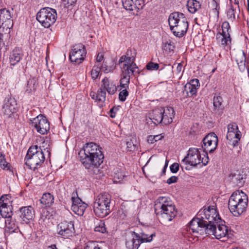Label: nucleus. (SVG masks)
Here are the masks:
<instances>
[{
    "label": "nucleus",
    "instance_id": "obj_20",
    "mask_svg": "<svg viewBox=\"0 0 249 249\" xmlns=\"http://www.w3.org/2000/svg\"><path fill=\"white\" fill-rule=\"evenodd\" d=\"M140 245L138 233L129 231L125 233V245L128 249H138Z\"/></svg>",
    "mask_w": 249,
    "mask_h": 249
},
{
    "label": "nucleus",
    "instance_id": "obj_1",
    "mask_svg": "<svg viewBox=\"0 0 249 249\" xmlns=\"http://www.w3.org/2000/svg\"><path fill=\"white\" fill-rule=\"evenodd\" d=\"M79 158L85 168L99 171L98 167L103 162L104 156L102 148L94 142L86 143L79 152Z\"/></svg>",
    "mask_w": 249,
    "mask_h": 249
},
{
    "label": "nucleus",
    "instance_id": "obj_52",
    "mask_svg": "<svg viewBox=\"0 0 249 249\" xmlns=\"http://www.w3.org/2000/svg\"><path fill=\"white\" fill-rule=\"evenodd\" d=\"M136 147V145L134 144L133 141L132 140H131L130 141H128L126 142V148L127 151H134Z\"/></svg>",
    "mask_w": 249,
    "mask_h": 249
},
{
    "label": "nucleus",
    "instance_id": "obj_61",
    "mask_svg": "<svg viewBox=\"0 0 249 249\" xmlns=\"http://www.w3.org/2000/svg\"><path fill=\"white\" fill-rule=\"evenodd\" d=\"M96 93L94 92H91L90 93V96L91 97V98L93 99H96Z\"/></svg>",
    "mask_w": 249,
    "mask_h": 249
},
{
    "label": "nucleus",
    "instance_id": "obj_41",
    "mask_svg": "<svg viewBox=\"0 0 249 249\" xmlns=\"http://www.w3.org/2000/svg\"><path fill=\"white\" fill-rule=\"evenodd\" d=\"M51 144L50 140L46 138V139L42 142L41 145L38 146V147L40 148L42 151L46 152L50 154V147Z\"/></svg>",
    "mask_w": 249,
    "mask_h": 249
},
{
    "label": "nucleus",
    "instance_id": "obj_38",
    "mask_svg": "<svg viewBox=\"0 0 249 249\" xmlns=\"http://www.w3.org/2000/svg\"><path fill=\"white\" fill-rule=\"evenodd\" d=\"M175 48L174 43L170 40L163 43L162 49L167 53H173Z\"/></svg>",
    "mask_w": 249,
    "mask_h": 249
},
{
    "label": "nucleus",
    "instance_id": "obj_3",
    "mask_svg": "<svg viewBox=\"0 0 249 249\" xmlns=\"http://www.w3.org/2000/svg\"><path fill=\"white\" fill-rule=\"evenodd\" d=\"M155 212L165 220L171 221L176 215L177 210L170 199L166 196L159 197L155 202Z\"/></svg>",
    "mask_w": 249,
    "mask_h": 249
},
{
    "label": "nucleus",
    "instance_id": "obj_60",
    "mask_svg": "<svg viewBox=\"0 0 249 249\" xmlns=\"http://www.w3.org/2000/svg\"><path fill=\"white\" fill-rule=\"evenodd\" d=\"M50 249H59L55 244H52L48 247Z\"/></svg>",
    "mask_w": 249,
    "mask_h": 249
},
{
    "label": "nucleus",
    "instance_id": "obj_55",
    "mask_svg": "<svg viewBox=\"0 0 249 249\" xmlns=\"http://www.w3.org/2000/svg\"><path fill=\"white\" fill-rule=\"evenodd\" d=\"M119 108L118 107H113L110 110V116L111 118H114L116 116L117 111Z\"/></svg>",
    "mask_w": 249,
    "mask_h": 249
},
{
    "label": "nucleus",
    "instance_id": "obj_56",
    "mask_svg": "<svg viewBox=\"0 0 249 249\" xmlns=\"http://www.w3.org/2000/svg\"><path fill=\"white\" fill-rule=\"evenodd\" d=\"M178 178L176 176H172L167 180V183L168 184L175 183L177 181Z\"/></svg>",
    "mask_w": 249,
    "mask_h": 249
},
{
    "label": "nucleus",
    "instance_id": "obj_35",
    "mask_svg": "<svg viewBox=\"0 0 249 249\" xmlns=\"http://www.w3.org/2000/svg\"><path fill=\"white\" fill-rule=\"evenodd\" d=\"M12 206L0 205V213L2 218H5L13 215Z\"/></svg>",
    "mask_w": 249,
    "mask_h": 249
},
{
    "label": "nucleus",
    "instance_id": "obj_12",
    "mask_svg": "<svg viewBox=\"0 0 249 249\" xmlns=\"http://www.w3.org/2000/svg\"><path fill=\"white\" fill-rule=\"evenodd\" d=\"M249 172V169L247 168H242L236 170H232L228 176V181L232 182L238 187H242L244 184Z\"/></svg>",
    "mask_w": 249,
    "mask_h": 249
},
{
    "label": "nucleus",
    "instance_id": "obj_42",
    "mask_svg": "<svg viewBox=\"0 0 249 249\" xmlns=\"http://www.w3.org/2000/svg\"><path fill=\"white\" fill-rule=\"evenodd\" d=\"M37 85L36 79L35 78H32L28 81L27 91L30 92L35 90Z\"/></svg>",
    "mask_w": 249,
    "mask_h": 249
},
{
    "label": "nucleus",
    "instance_id": "obj_46",
    "mask_svg": "<svg viewBox=\"0 0 249 249\" xmlns=\"http://www.w3.org/2000/svg\"><path fill=\"white\" fill-rule=\"evenodd\" d=\"M222 32L221 34L225 36H230L229 34V30L230 29V26L228 22H224L221 26Z\"/></svg>",
    "mask_w": 249,
    "mask_h": 249
},
{
    "label": "nucleus",
    "instance_id": "obj_26",
    "mask_svg": "<svg viewBox=\"0 0 249 249\" xmlns=\"http://www.w3.org/2000/svg\"><path fill=\"white\" fill-rule=\"evenodd\" d=\"M100 88L110 95L114 94L117 89L114 82L107 77L104 78L102 80Z\"/></svg>",
    "mask_w": 249,
    "mask_h": 249
},
{
    "label": "nucleus",
    "instance_id": "obj_40",
    "mask_svg": "<svg viewBox=\"0 0 249 249\" xmlns=\"http://www.w3.org/2000/svg\"><path fill=\"white\" fill-rule=\"evenodd\" d=\"M12 200L10 195H4L0 198V205L12 206Z\"/></svg>",
    "mask_w": 249,
    "mask_h": 249
},
{
    "label": "nucleus",
    "instance_id": "obj_54",
    "mask_svg": "<svg viewBox=\"0 0 249 249\" xmlns=\"http://www.w3.org/2000/svg\"><path fill=\"white\" fill-rule=\"evenodd\" d=\"M179 168V164L176 162L174 163L170 166L171 172L173 173H177L178 171Z\"/></svg>",
    "mask_w": 249,
    "mask_h": 249
},
{
    "label": "nucleus",
    "instance_id": "obj_45",
    "mask_svg": "<svg viewBox=\"0 0 249 249\" xmlns=\"http://www.w3.org/2000/svg\"><path fill=\"white\" fill-rule=\"evenodd\" d=\"M94 231L103 233H105L106 232V228L105 222L103 220H100L95 226Z\"/></svg>",
    "mask_w": 249,
    "mask_h": 249
},
{
    "label": "nucleus",
    "instance_id": "obj_62",
    "mask_svg": "<svg viewBox=\"0 0 249 249\" xmlns=\"http://www.w3.org/2000/svg\"><path fill=\"white\" fill-rule=\"evenodd\" d=\"M168 164V160H166L165 165H164V166H165V168L167 167Z\"/></svg>",
    "mask_w": 249,
    "mask_h": 249
},
{
    "label": "nucleus",
    "instance_id": "obj_18",
    "mask_svg": "<svg viewBox=\"0 0 249 249\" xmlns=\"http://www.w3.org/2000/svg\"><path fill=\"white\" fill-rule=\"evenodd\" d=\"M124 8L131 12L134 15H138L140 10L144 6V0H122Z\"/></svg>",
    "mask_w": 249,
    "mask_h": 249
},
{
    "label": "nucleus",
    "instance_id": "obj_50",
    "mask_svg": "<svg viewBox=\"0 0 249 249\" xmlns=\"http://www.w3.org/2000/svg\"><path fill=\"white\" fill-rule=\"evenodd\" d=\"M127 89H123L119 94V99L121 101L124 102L128 95V92L126 90Z\"/></svg>",
    "mask_w": 249,
    "mask_h": 249
},
{
    "label": "nucleus",
    "instance_id": "obj_11",
    "mask_svg": "<svg viewBox=\"0 0 249 249\" xmlns=\"http://www.w3.org/2000/svg\"><path fill=\"white\" fill-rule=\"evenodd\" d=\"M197 216L208 224H218L222 222L216 206H210L207 208L204 207L198 212Z\"/></svg>",
    "mask_w": 249,
    "mask_h": 249
},
{
    "label": "nucleus",
    "instance_id": "obj_49",
    "mask_svg": "<svg viewBox=\"0 0 249 249\" xmlns=\"http://www.w3.org/2000/svg\"><path fill=\"white\" fill-rule=\"evenodd\" d=\"M84 249H101L97 242H89L86 244Z\"/></svg>",
    "mask_w": 249,
    "mask_h": 249
},
{
    "label": "nucleus",
    "instance_id": "obj_5",
    "mask_svg": "<svg viewBox=\"0 0 249 249\" xmlns=\"http://www.w3.org/2000/svg\"><path fill=\"white\" fill-rule=\"evenodd\" d=\"M111 196L107 192L99 194L95 198L93 210L95 214L101 218L108 215L110 213Z\"/></svg>",
    "mask_w": 249,
    "mask_h": 249
},
{
    "label": "nucleus",
    "instance_id": "obj_39",
    "mask_svg": "<svg viewBox=\"0 0 249 249\" xmlns=\"http://www.w3.org/2000/svg\"><path fill=\"white\" fill-rule=\"evenodd\" d=\"M216 37L218 42L220 43L223 46L228 45L231 43L230 36H225L221 34V33H218L216 34Z\"/></svg>",
    "mask_w": 249,
    "mask_h": 249
},
{
    "label": "nucleus",
    "instance_id": "obj_23",
    "mask_svg": "<svg viewBox=\"0 0 249 249\" xmlns=\"http://www.w3.org/2000/svg\"><path fill=\"white\" fill-rule=\"evenodd\" d=\"M199 87V81L197 79H194L187 83L184 88L183 93L187 96H192L196 93Z\"/></svg>",
    "mask_w": 249,
    "mask_h": 249
},
{
    "label": "nucleus",
    "instance_id": "obj_14",
    "mask_svg": "<svg viewBox=\"0 0 249 249\" xmlns=\"http://www.w3.org/2000/svg\"><path fill=\"white\" fill-rule=\"evenodd\" d=\"M31 125L36 131L42 135H44L50 130V124L46 118L40 114L33 119H30Z\"/></svg>",
    "mask_w": 249,
    "mask_h": 249
},
{
    "label": "nucleus",
    "instance_id": "obj_6",
    "mask_svg": "<svg viewBox=\"0 0 249 249\" xmlns=\"http://www.w3.org/2000/svg\"><path fill=\"white\" fill-rule=\"evenodd\" d=\"M25 160L26 165L30 169L35 170L43 164L45 160L44 152L37 145H33L28 149Z\"/></svg>",
    "mask_w": 249,
    "mask_h": 249
},
{
    "label": "nucleus",
    "instance_id": "obj_29",
    "mask_svg": "<svg viewBox=\"0 0 249 249\" xmlns=\"http://www.w3.org/2000/svg\"><path fill=\"white\" fill-rule=\"evenodd\" d=\"M161 112V108H156L148 114V118L156 125L162 123Z\"/></svg>",
    "mask_w": 249,
    "mask_h": 249
},
{
    "label": "nucleus",
    "instance_id": "obj_53",
    "mask_svg": "<svg viewBox=\"0 0 249 249\" xmlns=\"http://www.w3.org/2000/svg\"><path fill=\"white\" fill-rule=\"evenodd\" d=\"M162 137L161 135H156L154 136H150L148 137V142L149 143H153L155 142H157L160 140H161Z\"/></svg>",
    "mask_w": 249,
    "mask_h": 249
},
{
    "label": "nucleus",
    "instance_id": "obj_10",
    "mask_svg": "<svg viewBox=\"0 0 249 249\" xmlns=\"http://www.w3.org/2000/svg\"><path fill=\"white\" fill-rule=\"evenodd\" d=\"M57 14L54 9L45 7L40 10L36 15V19L45 28H48L56 21Z\"/></svg>",
    "mask_w": 249,
    "mask_h": 249
},
{
    "label": "nucleus",
    "instance_id": "obj_19",
    "mask_svg": "<svg viewBox=\"0 0 249 249\" xmlns=\"http://www.w3.org/2000/svg\"><path fill=\"white\" fill-rule=\"evenodd\" d=\"M241 132L238 129L237 125L235 123L230 124L228 125V133L227 139L233 146L237 145L238 141L241 139Z\"/></svg>",
    "mask_w": 249,
    "mask_h": 249
},
{
    "label": "nucleus",
    "instance_id": "obj_31",
    "mask_svg": "<svg viewBox=\"0 0 249 249\" xmlns=\"http://www.w3.org/2000/svg\"><path fill=\"white\" fill-rule=\"evenodd\" d=\"M138 234L139 240L141 244L144 242H150L152 241L153 237L155 236L154 233L148 234L143 231H142V232L138 233Z\"/></svg>",
    "mask_w": 249,
    "mask_h": 249
},
{
    "label": "nucleus",
    "instance_id": "obj_16",
    "mask_svg": "<svg viewBox=\"0 0 249 249\" xmlns=\"http://www.w3.org/2000/svg\"><path fill=\"white\" fill-rule=\"evenodd\" d=\"M87 54L85 46L82 44H75L70 53V59L76 64L81 63Z\"/></svg>",
    "mask_w": 249,
    "mask_h": 249
},
{
    "label": "nucleus",
    "instance_id": "obj_48",
    "mask_svg": "<svg viewBox=\"0 0 249 249\" xmlns=\"http://www.w3.org/2000/svg\"><path fill=\"white\" fill-rule=\"evenodd\" d=\"M223 100L221 96H214L213 98V106L215 108L220 109L221 108V105Z\"/></svg>",
    "mask_w": 249,
    "mask_h": 249
},
{
    "label": "nucleus",
    "instance_id": "obj_58",
    "mask_svg": "<svg viewBox=\"0 0 249 249\" xmlns=\"http://www.w3.org/2000/svg\"><path fill=\"white\" fill-rule=\"evenodd\" d=\"M76 0H63L65 2V5L67 6L72 5L76 1Z\"/></svg>",
    "mask_w": 249,
    "mask_h": 249
},
{
    "label": "nucleus",
    "instance_id": "obj_25",
    "mask_svg": "<svg viewBox=\"0 0 249 249\" xmlns=\"http://www.w3.org/2000/svg\"><path fill=\"white\" fill-rule=\"evenodd\" d=\"M20 217L26 223L29 222L35 216V211L32 206L22 207L19 209Z\"/></svg>",
    "mask_w": 249,
    "mask_h": 249
},
{
    "label": "nucleus",
    "instance_id": "obj_32",
    "mask_svg": "<svg viewBox=\"0 0 249 249\" xmlns=\"http://www.w3.org/2000/svg\"><path fill=\"white\" fill-rule=\"evenodd\" d=\"M188 10L192 14L195 13L200 8V4L196 0H188L187 3Z\"/></svg>",
    "mask_w": 249,
    "mask_h": 249
},
{
    "label": "nucleus",
    "instance_id": "obj_37",
    "mask_svg": "<svg viewBox=\"0 0 249 249\" xmlns=\"http://www.w3.org/2000/svg\"><path fill=\"white\" fill-rule=\"evenodd\" d=\"M0 167L6 171H11L12 167L11 164L6 160L5 155L1 152H0Z\"/></svg>",
    "mask_w": 249,
    "mask_h": 249
},
{
    "label": "nucleus",
    "instance_id": "obj_4",
    "mask_svg": "<svg viewBox=\"0 0 249 249\" xmlns=\"http://www.w3.org/2000/svg\"><path fill=\"white\" fill-rule=\"evenodd\" d=\"M170 29L173 35L178 37L184 36L188 28V22L184 15L180 12H174L168 17Z\"/></svg>",
    "mask_w": 249,
    "mask_h": 249
},
{
    "label": "nucleus",
    "instance_id": "obj_24",
    "mask_svg": "<svg viewBox=\"0 0 249 249\" xmlns=\"http://www.w3.org/2000/svg\"><path fill=\"white\" fill-rule=\"evenodd\" d=\"M23 56V52L21 48L16 47L10 53L9 63L15 66L19 63Z\"/></svg>",
    "mask_w": 249,
    "mask_h": 249
},
{
    "label": "nucleus",
    "instance_id": "obj_27",
    "mask_svg": "<svg viewBox=\"0 0 249 249\" xmlns=\"http://www.w3.org/2000/svg\"><path fill=\"white\" fill-rule=\"evenodd\" d=\"M162 122L164 124H168L173 122V118L175 116V111L173 107H166L161 108Z\"/></svg>",
    "mask_w": 249,
    "mask_h": 249
},
{
    "label": "nucleus",
    "instance_id": "obj_28",
    "mask_svg": "<svg viewBox=\"0 0 249 249\" xmlns=\"http://www.w3.org/2000/svg\"><path fill=\"white\" fill-rule=\"evenodd\" d=\"M0 222L2 223V225H5V227L9 230L10 232H16L18 229L17 223L12 216L5 218H0Z\"/></svg>",
    "mask_w": 249,
    "mask_h": 249
},
{
    "label": "nucleus",
    "instance_id": "obj_47",
    "mask_svg": "<svg viewBox=\"0 0 249 249\" xmlns=\"http://www.w3.org/2000/svg\"><path fill=\"white\" fill-rule=\"evenodd\" d=\"M115 68V66L112 65L110 66H108L106 63L103 62L100 67L101 70H102L105 73H108L112 71Z\"/></svg>",
    "mask_w": 249,
    "mask_h": 249
},
{
    "label": "nucleus",
    "instance_id": "obj_2",
    "mask_svg": "<svg viewBox=\"0 0 249 249\" xmlns=\"http://www.w3.org/2000/svg\"><path fill=\"white\" fill-rule=\"evenodd\" d=\"M248 203L247 195L242 191L232 193L228 202V207L234 216L241 215L246 210Z\"/></svg>",
    "mask_w": 249,
    "mask_h": 249
},
{
    "label": "nucleus",
    "instance_id": "obj_51",
    "mask_svg": "<svg viewBox=\"0 0 249 249\" xmlns=\"http://www.w3.org/2000/svg\"><path fill=\"white\" fill-rule=\"evenodd\" d=\"M159 68V65L158 63H155L152 62H149L146 65V69L150 71L157 70Z\"/></svg>",
    "mask_w": 249,
    "mask_h": 249
},
{
    "label": "nucleus",
    "instance_id": "obj_7",
    "mask_svg": "<svg viewBox=\"0 0 249 249\" xmlns=\"http://www.w3.org/2000/svg\"><path fill=\"white\" fill-rule=\"evenodd\" d=\"M136 52L135 50L128 49L125 54L122 56L118 62L122 73L130 72L135 74L137 72L138 67L135 63Z\"/></svg>",
    "mask_w": 249,
    "mask_h": 249
},
{
    "label": "nucleus",
    "instance_id": "obj_43",
    "mask_svg": "<svg viewBox=\"0 0 249 249\" xmlns=\"http://www.w3.org/2000/svg\"><path fill=\"white\" fill-rule=\"evenodd\" d=\"M100 71V67L98 65H95L91 71L92 79L93 80L96 79L101 74Z\"/></svg>",
    "mask_w": 249,
    "mask_h": 249
},
{
    "label": "nucleus",
    "instance_id": "obj_8",
    "mask_svg": "<svg viewBox=\"0 0 249 249\" xmlns=\"http://www.w3.org/2000/svg\"><path fill=\"white\" fill-rule=\"evenodd\" d=\"M201 162L204 165H207L208 162V156H206L205 158L201 159L200 153L198 149L190 148L187 155L182 160V163L183 164V165L181 166V167L182 168L184 167L186 170H189V165L196 166Z\"/></svg>",
    "mask_w": 249,
    "mask_h": 249
},
{
    "label": "nucleus",
    "instance_id": "obj_59",
    "mask_svg": "<svg viewBox=\"0 0 249 249\" xmlns=\"http://www.w3.org/2000/svg\"><path fill=\"white\" fill-rule=\"evenodd\" d=\"M104 58V54L103 53H98L97 57H96V61L97 62H101Z\"/></svg>",
    "mask_w": 249,
    "mask_h": 249
},
{
    "label": "nucleus",
    "instance_id": "obj_30",
    "mask_svg": "<svg viewBox=\"0 0 249 249\" xmlns=\"http://www.w3.org/2000/svg\"><path fill=\"white\" fill-rule=\"evenodd\" d=\"M236 61L241 71H244L246 68V57L244 51L239 52L236 55Z\"/></svg>",
    "mask_w": 249,
    "mask_h": 249
},
{
    "label": "nucleus",
    "instance_id": "obj_44",
    "mask_svg": "<svg viewBox=\"0 0 249 249\" xmlns=\"http://www.w3.org/2000/svg\"><path fill=\"white\" fill-rule=\"evenodd\" d=\"M106 92L100 88L96 93V100L98 102H104L106 100Z\"/></svg>",
    "mask_w": 249,
    "mask_h": 249
},
{
    "label": "nucleus",
    "instance_id": "obj_22",
    "mask_svg": "<svg viewBox=\"0 0 249 249\" xmlns=\"http://www.w3.org/2000/svg\"><path fill=\"white\" fill-rule=\"evenodd\" d=\"M17 110V103L13 98L5 99L3 106L4 115L9 117Z\"/></svg>",
    "mask_w": 249,
    "mask_h": 249
},
{
    "label": "nucleus",
    "instance_id": "obj_15",
    "mask_svg": "<svg viewBox=\"0 0 249 249\" xmlns=\"http://www.w3.org/2000/svg\"><path fill=\"white\" fill-rule=\"evenodd\" d=\"M209 224L202 220L200 217L193 218L189 223L187 230L195 234H203L207 233L206 228ZM197 236V235H195Z\"/></svg>",
    "mask_w": 249,
    "mask_h": 249
},
{
    "label": "nucleus",
    "instance_id": "obj_21",
    "mask_svg": "<svg viewBox=\"0 0 249 249\" xmlns=\"http://www.w3.org/2000/svg\"><path fill=\"white\" fill-rule=\"evenodd\" d=\"M71 199L72 201L71 210L78 215H83L87 207V205L79 197H72Z\"/></svg>",
    "mask_w": 249,
    "mask_h": 249
},
{
    "label": "nucleus",
    "instance_id": "obj_13",
    "mask_svg": "<svg viewBox=\"0 0 249 249\" xmlns=\"http://www.w3.org/2000/svg\"><path fill=\"white\" fill-rule=\"evenodd\" d=\"M57 233L61 238L70 239L75 234L74 224L71 221H64L57 226Z\"/></svg>",
    "mask_w": 249,
    "mask_h": 249
},
{
    "label": "nucleus",
    "instance_id": "obj_33",
    "mask_svg": "<svg viewBox=\"0 0 249 249\" xmlns=\"http://www.w3.org/2000/svg\"><path fill=\"white\" fill-rule=\"evenodd\" d=\"M53 196L50 193H45L43 195L41 198L40 199V202L41 204L49 207L53 203Z\"/></svg>",
    "mask_w": 249,
    "mask_h": 249
},
{
    "label": "nucleus",
    "instance_id": "obj_64",
    "mask_svg": "<svg viewBox=\"0 0 249 249\" xmlns=\"http://www.w3.org/2000/svg\"><path fill=\"white\" fill-rule=\"evenodd\" d=\"M3 227H5V225H2V223L0 222V228H2Z\"/></svg>",
    "mask_w": 249,
    "mask_h": 249
},
{
    "label": "nucleus",
    "instance_id": "obj_17",
    "mask_svg": "<svg viewBox=\"0 0 249 249\" xmlns=\"http://www.w3.org/2000/svg\"><path fill=\"white\" fill-rule=\"evenodd\" d=\"M202 146L207 156V152L213 153L216 149L218 144V138L214 133L208 134L203 140Z\"/></svg>",
    "mask_w": 249,
    "mask_h": 249
},
{
    "label": "nucleus",
    "instance_id": "obj_36",
    "mask_svg": "<svg viewBox=\"0 0 249 249\" xmlns=\"http://www.w3.org/2000/svg\"><path fill=\"white\" fill-rule=\"evenodd\" d=\"M11 16L9 10L3 9L0 10V23L3 24L6 21L10 22Z\"/></svg>",
    "mask_w": 249,
    "mask_h": 249
},
{
    "label": "nucleus",
    "instance_id": "obj_9",
    "mask_svg": "<svg viewBox=\"0 0 249 249\" xmlns=\"http://www.w3.org/2000/svg\"><path fill=\"white\" fill-rule=\"evenodd\" d=\"M206 229H207L206 234L213 235L215 238L222 242L226 241L227 239L231 237V231H228V227L220 223L209 224Z\"/></svg>",
    "mask_w": 249,
    "mask_h": 249
},
{
    "label": "nucleus",
    "instance_id": "obj_34",
    "mask_svg": "<svg viewBox=\"0 0 249 249\" xmlns=\"http://www.w3.org/2000/svg\"><path fill=\"white\" fill-rule=\"evenodd\" d=\"M122 73V77L120 80V87L121 89H127L128 88V85L130 82V77L131 75H134V74H132L130 72Z\"/></svg>",
    "mask_w": 249,
    "mask_h": 249
},
{
    "label": "nucleus",
    "instance_id": "obj_57",
    "mask_svg": "<svg viewBox=\"0 0 249 249\" xmlns=\"http://www.w3.org/2000/svg\"><path fill=\"white\" fill-rule=\"evenodd\" d=\"M182 65L181 63H178L177 66L175 71L177 74H179L182 71Z\"/></svg>",
    "mask_w": 249,
    "mask_h": 249
},
{
    "label": "nucleus",
    "instance_id": "obj_63",
    "mask_svg": "<svg viewBox=\"0 0 249 249\" xmlns=\"http://www.w3.org/2000/svg\"><path fill=\"white\" fill-rule=\"evenodd\" d=\"M167 168H165V166H164L163 169H162V173L164 174L165 173V171Z\"/></svg>",
    "mask_w": 249,
    "mask_h": 249
}]
</instances>
